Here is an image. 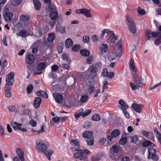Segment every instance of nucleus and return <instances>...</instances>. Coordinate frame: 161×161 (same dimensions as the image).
Returning a JSON list of instances; mask_svg holds the SVG:
<instances>
[{
  "mask_svg": "<svg viewBox=\"0 0 161 161\" xmlns=\"http://www.w3.org/2000/svg\"><path fill=\"white\" fill-rule=\"evenodd\" d=\"M36 149L44 153V154L47 157V159L51 160V156L53 153V150L51 151H46L47 147L45 142L42 140H37L36 142Z\"/></svg>",
  "mask_w": 161,
  "mask_h": 161,
  "instance_id": "obj_1",
  "label": "nucleus"
},
{
  "mask_svg": "<svg viewBox=\"0 0 161 161\" xmlns=\"http://www.w3.org/2000/svg\"><path fill=\"white\" fill-rule=\"evenodd\" d=\"M90 153V152L87 149H81L78 153H74L73 157L76 158H79L80 161H88L86 154Z\"/></svg>",
  "mask_w": 161,
  "mask_h": 161,
  "instance_id": "obj_2",
  "label": "nucleus"
},
{
  "mask_svg": "<svg viewBox=\"0 0 161 161\" xmlns=\"http://www.w3.org/2000/svg\"><path fill=\"white\" fill-rule=\"evenodd\" d=\"M154 147L156 148V147L152 146L148 149L147 158L148 159H152L153 161H158L159 158V156L156 154L157 151Z\"/></svg>",
  "mask_w": 161,
  "mask_h": 161,
  "instance_id": "obj_3",
  "label": "nucleus"
},
{
  "mask_svg": "<svg viewBox=\"0 0 161 161\" xmlns=\"http://www.w3.org/2000/svg\"><path fill=\"white\" fill-rule=\"evenodd\" d=\"M127 24L130 32L132 34H135L136 32V24L134 20L129 16L127 15Z\"/></svg>",
  "mask_w": 161,
  "mask_h": 161,
  "instance_id": "obj_4",
  "label": "nucleus"
},
{
  "mask_svg": "<svg viewBox=\"0 0 161 161\" xmlns=\"http://www.w3.org/2000/svg\"><path fill=\"white\" fill-rule=\"evenodd\" d=\"M97 67L94 65H90L86 71L88 78L90 79H92L96 76L97 75Z\"/></svg>",
  "mask_w": 161,
  "mask_h": 161,
  "instance_id": "obj_5",
  "label": "nucleus"
},
{
  "mask_svg": "<svg viewBox=\"0 0 161 161\" xmlns=\"http://www.w3.org/2000/svg\"><path fill=\"white\" fill-rule=\"evenodd\" d=\"M119 103L121 105V106H119L121 108V109L122 110L125 117L127 118H129V114L126 110V109L129 108L128 105L122 99H120L119 100Z\"/></svg>",
  "mask_w": 161,
  "mask_h": 161,
  "instance_id": "obj_6",
  "label": "nucleus"
},
{
  "mask_svg": "<svg viewBox=\"0 0 161 161\" xmlns=\"http://www.w3.org/2000/svg\"><path fill=\"white\" fill-rule=\"evenodd\" d=\"M15 74L13 72H10L6 77L5 85L12 86L14 82Z\"/></svg>",
  "mask_w": 161,
  "mask_h": 161,
  "instance_id": "obj_7",
  "label": "nucleus"
},
{
  "mask_svg": "<svg viewBox=\"0 0 161 161\" xmlns=\"http://www.w3.org/2000/svg\"><path fill=\"white\" fill-rule=\"evenodd\" d=\"M47 64L43 62L39 63L37 65L36 71L37 72L35 73L36 75H40L42 73V71L47 67Z\"/></svg>",
  "mask_w": 161,
  "mask_h": 161,
  "instance_id": "obj_8",
  "label": "nucleus"
},
{
  "mask_svg": "<svg viewBox=\"0 0 161 161\" xmlns=\"http://www.w3.org/2000/svg\"><path fill=\"white\" fill-rule=\"evenodd\" d=\"M134 82L138 86L141 87L142 86V78L136 73L134 74Z\"/></svg>",
  "mask_w": 161,
  "mask_h": 161,
  "instance_id": "obj_9",
  "label": "nucleus"
},
{
  "mask_svg": "<svg viewBox=\"0 0 161 161\" xmlns=\"http://www.w3.org/2000/svg\"><path fill=\"white\" fill-rule=\"evenodd\" d=\"M11 125L13 127L14 130H21L22 132H26L27 130L24 128H22L20 126L22 125L21 123H18L16 121L14 122V124L11 123Z\"/></svg>",
  "mask_w": 161,
  "mask_h": 161,
  "instance_id": "obj_10",
  "label": "nucleus"
},
{
  "mask_svg": "<svg viewBox=\"0 0 161 161\" xmlns=\"http://www.w3.org/2000/svg\"><path fill=\"white\" fill-rule=\"evenodd\" d=\"M146 35L147 37L146 40H149L150 39L151 37L152 36L154 38L156 37V35L157 34V32H152V31L149 30L147 29L145 32Z\"/></svg>",
  "mask_w": 161,
  "mask_h": 161,
  "instance_id": "obj_11",
  "label": "nucleus"
},
{
  "mask_svg": "<svg viewBox=\"0 0 161 161\" xmlns=\"http://www.w3.org/2000/svg\"><path fill=\"white\" fill-rule=\"evenodd\" d=\"M131 107L136 112L140 113L142 112V110L143 106L142 104H138L134 103L132 104Z\"/></svg>",
  "mask_w": 161,
  "mask_h": 161,
  "instance_id": "obj_12",
  "label": "nucleus"
},
{
  "mask_svg": "<svg viewBox=\"0 0 161 161\" xmlns=\"http://www.w3.org/2000/svg\"><path fill=\"white\" fill-rule=\"evenodd\" d=\"M142 133L144 136L151 140H153L154 138V135L153 132H148L145 130H142Z\"/></svg>",
  "mask_w": 161,
  "mask_h": 161,
  "instance_id": "obj_13",
  "label": "nucleus"
},
{
  "mask_svg": "<svg viewBox=\"0 0 161 161\" xmlns=\"http://www.w3.org/2000/svg\"><path fill=\"white\" fill-rule=\"evenodd\" d=\"M42 100L41 97H36L33 103V107L36 108H39L42 103Z\"/></svg>",
  "mask_w": 161,
  "mask_h": 161,
  "instance_id": "obj_14",
  "label": "nucleus"
},
{
  "mask_svg": "<svg viewBox=\"0 0 161 161\" xmlns=\"http://www.w3.org/2000/svg\"><path fill=\"white\" fill-rule=\"evenodd\" d=\"M16 151L18 156L21 161H24V153L22 150L19 148H16Z\"/></svg>",
  "mask_w": 161,
  "mask_h": 161,
  "instance_id": "obj_15",
  "label": "nucleus"
},
{
  "mask_svg": "<svg viewBox=\"0 0 161 161\" xmlns=\"http://www.w3.org/2000/svg\"><path fill=\"white\" fill-rule=\"evenodd\" d=\"M13 17V14L8 12H5L3 14V18L4 20L7 21H11Z\"/></svg>",
  "mask_w": 161,
  "mask_h": 161,
  "instance_id": "obj_16",
  "label": "nucleus"
},
{
  "mask_svg": "<svg viewBox=\"0 0 161 161\" xmlns=\"http://www.w3.org/2000/svg\"><path fill=\"white\" fill-rule=\"evenodd\" d=\"M56 31L57 32H60L61 34L65 33V27L61 26L60 24L58 23L56 26Z\"/></svg>",
  "mask_w": 161,
  "mask_h": 161,
  "instance_id": "obj_17",
  "label": "nucleus"
},
{
  "mask_svg": "<svg viewBox=\"0 0 161 161\" xmlns=\"http://www.w3.org/2000/svg\"><path fill=\"white\" fill-rule=\"evenodd\" d=\"M106 33L107 36H109V39L114 36L115 34L113 31H111L109 29H104L102 31L101 35L104 36V34Z\"/></svg>",
  "mask_w": 161,
  "mask_h": 161,
  "instance_id": "obj_18",
  "label": "nucleus"
},
{
  "mask_svg": "<svg viewBox=\"0 0 161 161\" xmlns=\"http://www.w3.org/2000/svg\"><path fill=\"white\" fill-rule=\"evenodd\" d=\"M35 59V57L32 54H30L28 55V56L26 57V62L27 64L29 65L32 64Z\"/></svg>",
  "mask_w": 161,
  "mask_h": 161,
  "instance_id": "obj_19",
  "label": "nucleus"
},
{
  "mask_svg": "<svg viewBox=\"0 0 161 161\" xmlns=\"http://www.w3.org/2000/svg\"><path fill=\"white\" fill-rule=\"evenodd\" d=\"M10 86L5 85L4 87L5 96L8 98H10L11 96V87L9 86Z\"/></svg>",
  "mask_w": 161,
  "mask_h": 161,
  "instance_id": "obj_20",
  "label": "nucleus"
},
{
  "mask_svg": "<svg viewBox=\"0 0 161 161\" xmlns=\"http://www.w3.org/2000/svg\"><path fill=\"white\" fill-rule=\"evenodd\" d=\"M53 96L55 99L56 102L57 103H59L62 102L63 97L62 95L60 94H58L56 93L53 94Z\"/></svg>",
  "mask_w": 161,
  "mask_h": 161,
  "instance_id": "obj_21",
  "label": "nucleus"
},
{
  "mask_svg": "<svg viewBox=\"0 0 161 161\" xmlns=\"http://www.w3.org/2000/svg\"><path fill=\"white\" fill-rule=\"evenodd\" d=\"M36 10H39L41 7V4L39 0H32Z\"/></svg>",
  "mask_w": 161,
  "mask_h": 161,
  "instance_id": "obj_22",
  "label": "nucleus"
},
{
  "mask_svg": "<svg viewBox=\"0 0 161 161\" xmlns=\"http://www.w3.org/2000/svg\"><path fill=\"white\" fill-rule=\"evenodd\" d=\"M100 50L101 53L103 54L107 53L108 50V45L105 44H101L100 47Z\"/></svg>",
  "mask_w": 161,
  "mask_h": 161,
  "instance_id": "obj_23",
  "label": "nucleus"
},
{
  "mask_svg": "<svg viewBox=\"0 0 161 161\" xmlns=\"http://www.w3.org/2000/svg\"><path fill=\"white\" fill-rule=\"evenodd\" d=\"M36 94L38 96L42 97L45 98H48V96L46 92L44 91H37L36 92Z\"/></svg>",
  "mask_w": 161,
  "mask_h": 161,
  "instance_id": "obj_24",
  "label": "nucleus"
},
{
  "mask_svg": "<svg viewBox=\"0 0 161 161\" xmlns=\"http://www.w3.org/2000/svg\"><path fill=\"white\" fill-rule=\"evenodd\" d=\"M156 36L157 38L155 41L154 43L156 46H158L161 43V32H157Z\"/></svg>",
  "mask_w": 161,
  "mask_h": 161,
  "instance_id": "obj_25",
  "label": "nucleus"
},
{
  "mask_svg": "<svg viewBox=\"0 0 161 161\" xmlns=\"http://www.w3.org/2000/svg\"><path fill=\"white\" fill-rule=\"evenodd\" d=\"M120 131L119 129H115L112 131L111 135L114 138H117L120 135Z\"/></svg>",
  "mask_w": 161,
  "mask_h": 161,
  "instance_id": "obj_26",
  "label": "nucleus"
},
{
  "mask_svg": "<svg viewBox=\"0 0 161 161\" xmlns=\"http://www.w3.org/2000/svg\"><path fill=\"white\" fill-rule=\"evenodd\" d=\"M73 45V42L71 39L69 38L65 40V46L66 48H70Z\"/></svg>",
  "mask_w": 161,
  "mask_h": 161,
  "instance_id": "obj_27",
  "label": "nucleus"
},
{
  "mask_svg": "<svg viewBox=\"0 0 161 161\" xmlns=\"http://www.w3.org/2000/svg\"><path fill=\"white\" fill-rule=\"evenodd\" d=\"M93 134L92 131H86L83 134L82 136L86 138L90 139L92 136Z\"/></svg>",
  "mask_w": 161,
  "mask_h": 161,
  "instance_id": "obj_28",
  "label": "nucleus"
},
{
  "mask_svg": "<svg viewBox=\"0 0 161 161\" xmlns=\"http://www.w3.org/2000/svg\"><path fill=\"white\" fill-rule=\"evenodd\" d=\"M129 68L133 72H136L137 71V69L135 65L134 64V61L133 59H131L130 61Z\"/></svg>",
  "mask_w": 161,
  "mask_h": 161,
  "instance_id": "obj_29",
  "label": "nucleus"
},
{
  "mask_svg": "<svg viewBox=\"0 0 161 161\" xmlns=\"http://www.w3.org/2000/svg\"><path fill=\"white\" fill-rule=\"evenodd\" d=\"M47 6V10L50 12L57 10V8L54 3H51Z\"/></svg>",
  "mask_w": 161,
  "mask_h": 161,
  "instance_id": "obj_30",
  "label": "nucleus"
},
{
  "mask_svg": "<svg viewBox=\"0 0 161 161\" xmlns=\"http://www.w3.org/2000/svg\"><path fill=\"white\" fill-rule=\"evenodd\" d=\"M150 145H151V147L152 146L155 147V145L154 144L152 143L151 141L148 140L144 141L142 144V146L144 147H146Z\"/></svg>",
  "mask_w": 161,
  "mask_h": 161,
  "instance_id": "obj_31",
  "label": "nucleus"
},
{
  "mask_svg": "<svg viewBox=\"0 0 161 161\" xmlns=\"http://www.w3.org/2000/svg\"><path fill=\"white\" fill-rule=\"evenodd\" d=\"M20 20L21 22H25L28 21L30 18L28 15H21L19 17Z\"/></svg>",
  "mask_w": 161,
  "mask_h": 161,
  "instance_id": "obj_32",
  "label": "nucleus"
},
{
  "mask_svg": "<svg viewBox=\"0 0 161 161\" xmlns=\"http://www.w3.org/2000/svg\"><path fill=\"white\" fill-rule=\"evenodd\" d=\"M80 52L81 55L84 57H88L90 54L89 51L85 49H81Z\"/></svg>",
  "mask_w": 161,
  "mask_h": 161,
  "instance_id": "obj_33",
  "label": "nucleus"
},
{
  "mask_svg": "<svg viewBox=\"0 0 161 161\" xmlns=\"http://www.w3.org/2000/svg\"><path fill=\"white\" fill-rule=\"evenodd\" d=\"M119 150V147L118 146L114 145L111 147L110 151L112 153H118Z\"/></svg>",
  "mask_w": 161,
  "mask_h": 161,
  "instance_id": "obj_34",
  "label": "nucleus"
},
{
  "mask_svg": "<svg viewBox=\"0 0 161 161\" xmlns=\"http://www.w3.org/2000/svg\"><path fill=\"white\" fill-rule=\"evenodd\" d=\"M61 57L63 60H66L68 63H71V60L69 58V56L67 54L64 53L62 54Z\"/></svg>",
  "mask_w": 161,
  "mask_h": 161,
  "instance_id": "obj_35",
  "label": "nucleus"
},
{
  "mask_svg": "<svg viewBox=\"0 0 161 161\" xmlns=\"http://www.w3.org/2000/svg\"><path fill=\"white\" fill-rule=\"evenodd\" d=\"M50 17V19L52 20H55L58 17V14L56 11L51 12Z\"/></svg>",
  "mask_w": 161,
  "mask_h": 161,
  "instance_id": "obj_36",
  "label": "nucleus"
},
{
  "mask_svg": "<svg viewBox=\"0 0 161 161\" xmlns=\"http://www.w3.org/2000/svg\"><path fill=\"white\" fill-rule=\"evenodd\" d=\"M55 38V35L53 33H51L49 34L47 40L48 42H52Z\"/></svg>",
  "mask_w": 161,
  "mask_h": 161,
  "instance_id": "obj_37",
  "label": "nucleus"
},
{
  "mask_svg": "<svg viewBox=\"0 0 161 161\" xmlns=\"http://www.w3.org/2000/svg\"><path fill=\"white\" fill-rule=\"evenodd\" d=\"M82 14H84L87 17L91 18L92 17L90 10L84 8Z\"/></svg>",
  "mask_w": 161,
  "mask_h": 161,
  "instance_id": "obj_38",
  "label": "nucleus"
},
{
  "mask_svg": "<svg viewBox=\"0 0 161 161\" xmlns=\"http://www.w3.org/2000/svg\"><path fill=\"white\" fill-rule=\"evenodd\" d=\"M52 120L53 121H51L50 122L51 125H53L54 123H58L60 121L59 117L57 116L53 117Z\"/></svg>",
  "mask_w": 161,
  "mask_h": 161,
  "instance_id": "obj_39",
  "label": "nucleus"
},
{
  "mask_svg": "<svg viewBox=\"0 0 161 161\" xmlns=\"http://www.w3.org/2000/svg\"><path fill=\"white\" fill-rule=\"evenodd\" d=\"M101 158V156L99 154H96L91 157V160L92 161H98Z\"/></svg>",
  "mask_w": 161,
  "mask_h": 161,
  "instance_id": "obj_40",
  "label": "nucleus"
},
{
  "mask_svg": "<svg viewBox=\"0 0 161 161\" xmlns=\"http://www.w3.org/2000/svg\"><path fill=\"white\" fill-rule=\"evenodd\" d=\"M9 111L11 112H16L17 111V108L16 106L14 105L9 106L8 107Z\"/></svg>",
  "mask_w": 161,
  "mask_h": 161,
  "instance_id": "obj_41",
  "label": "nucleus"
},
{
  "mask_svg": "<svg viewBox=\"0 0 161 161\" xmlns=\"http://www.w3.org/2000/svg\"><path fill=\"white\" fill-rule=\"evenodd\" d=\"M127 140V139L126 137H122L119 140V143L121 145L124 146L126 144Z\"/></svg>",
  "mask_w": 161,
  "mask_h": 161,
  "instance_id": "obj_42",
  "label": "nucleus"
},
{
  "mask_svg": "<svg viewBox=\"0 0 161 161\" xmlns=\"http://www.w3.org/2000/svg\"><path fill=\"white\" fill-rule=\"evenodd\" d=\"M118 36H116L115 35L113 37H111L109 39V40H107L108 42H110L113 44L115 43V41L118 40Z\"/></svg>",
  "mask_w": 161,
  "mask_h": 161,
  "instance_id": "obj_43",
  "label": "nucleus"
},
{
  "mask_svg": "<svg viewBox=\"0 0 161 161\" xmlns=\"http://www.w3.org/2000/svg\"><path fill=\"white\" fill-rule=\"evenodd\" d=\"M153 130L158 139L159 138H161V134L158 131V129L154 127L153 128Z\"/></svg>",
  "mask_w": 161,
  "mask_h": 161,
  "instance_id": "obj_44",
  "label": "nucleus"
},
{
  "mask_svg": "<svg viewBox=\"0 0 161 161\" xmlns=\"http://www.w3.org/2000/svg\"><path fill=\"white\" fill-rule=\"evenodd\" d=\"M100 115L98 114H95L92 116V119L95 121H98L100 120Z\"/></svg>",
  "mask_w": 161,
  "mask_h": 161,
  "instance_id": "obj_45",
  "label": "nucleus"
},
{
  "mask_svg": "<svg viewBox=\"0 0 161 161\" xmlns=\"http://www.w3.org/2000/svg\"><path fill=\"white\" fill-rule=\"evenodd\" d=\"M71 143H73L75 146L78 148L80 147L79 141L78 140L76 139L75 140H72L70 141Z\"/></svg>",
  "mask_w": 161,
  "mask_h": 161,
  "instance_id": "obj_46",
  "label": "nucleus"
},
{
  "mask_svg": "<svg viewBox=\"0 0 161 161\" xmlns=\"http://www.w3.org/2000/svg\"><path fill=\"white\" fill-rule=\"evenodd\" d=\"M81 46L79 44H76L72 47V50L74 52H78L80 49Z\"/></svg>",
  "mask_w": 161,
  "mask_h": 161,
  "instance_id": "obj_47",
  "label": "nucleus"
},
{
  "mask_svg": "<svg viewBox=\"0 0 161 161\" xmlns=\"http://www.w3.org/2000/svg\"><path fill=\"white\" fill-rule=\"evenodd\" d=\"M26 31L25 29L21 30L17 34L19 36H21L23 37H26L27 36Z\"/></svg>",
  "mask_w": 161,
  "mask_h": 161,
  "instance_id": "obj_48",
  "label": "nucleus"
},
{
  "mask_svg": "<svg viewBox=\"0 0 161 161\" xmlns=\"http://www.w3.org/2000/svg\"><path fill=\"white\" fill-rule=\"evenodd\" d=\"M137 13L140 15H143L145 14L146 12L143 9L141 8L140 7H139L137 8Z\"/></svg>",
  "mask_w": 161,
  "mask_h": 161,
  "instance_id": "obj_49",
  "label": "nucleus"
},
{
  "mask_svg": "<svg viewBox=\"0 0 161 161\" xmlns=\"http://www.w3.org/2000/svg\"><path fill=\"white\" fill-rule=\"evenodd\" d=\"M139 140V137L136 136L134 135L131 136L130 138V141L134 143H136Z\"/></svg>",
  "mask_w": 161,
  "mask_h": 161,
  "instance_id": "obj_50",
  "label": "nucleus"
},
{
  "mask_svg": "<svg viewBox=\"0 0 161 161\" xmlns=\"http://www.w3.org/2000/svg\"><path fill=\"white\" fill-rule=\"evenodd\" d=\"M102 83L103 84L102 92H104L105 89L108 87V84L107 80L103 81Z\"/></svg>",
  "mask_w": 161,
  "mask_h": 161,
  "instance_id": "obj_51",
  "label": "nucleus"
},
{
  "mask_svg": "<svg viewBox=\"0 0 161 161\" xmlns=\"http://www.w3.org/2000/svg\"><path fill=\"white\" fill-rule=\"evenodd\" d=\"M130 85L131 87V88L133 90H136V89H138L140 87L138 85H135L132 82L130 83Z\"/></svg>",
  "mask_w": 161,
  "mask_h": 161,
  "instance_id": "obj_52",
  "label": "nucleus"
},
{
  "mask_svg": "<svg viewBox=\"0 0 161 161\" xmlns=\"http://www.w3.org/2000/svg\"><path fill=\"white\" fill-rule=\"evenodd\" d=\"M33 86L32 85L30 84L27 87V92L28 94H30L32 91Z\"/></svg>",
  "mask_w": 161,
  "mask_h": 161,
  "instance_id": "obj_53",
  "label": "nucleus"
},
{
  "mask_svg": "<svg viewBox=\"0 0 161 161\" xmlns=\"http://www.w3.org/2000/svg\"><path fill=\"white\" fill-rule=\"evenodd\" d=\"M88 99V97L87 96L83 95L80 98V101L82 103L86 102Z\"/></svg>",
  "mask_w": 161,
  "mask_h": 161,
  "instance_id": "obj_54",
  "label": "nucleus"
},
{
  "mask_svg": "<svg viewBox=\"0 0 161 161\" xmlns=\"http://www.w3.org/2000/svg\"><path fill=\"white\" fill-rule=\"evenodd\" d=\"M106 138L107 139L108 141H107V143L108 144V145H110L111 144V142L112 141V140L114 138L113 137H112V136L110 135H107L106 136Z\"/></svg>",
  "mask_w": 161,
  "mask_h": 161,
  "instance_id": "obj_55",
  "label": "nucleus"
},
{
  "mask_svg": "<svg viewBox=\"0 0 161 161\" xmlns=\"http://www.w3.org/2000/svg\"><path fill=\"white\" fill-rule=\"evenodd\" d=\"M22 2V0H14L12 2V4L14 6L19 5Z\"/></svg>",
  "mask_w": 161,
  "mask_h": 161,
  "instance_id": "obj_56",
  "label": "nucleus"
},
{
  "mask_svg": "<svg viewBox=\"0 0 161 161\" xmlns=\"http://www.w3.org/2000/svg\"><path fill=\"white\" fill-rule=\"evenodd\" d=\"M91 112V110L90 109H87L84 113H81V115L82 117H84L88 115Z\"/></svg>",
  "mask_w": 161,
  "mask_h": 161,
  "instance_id": "obj_57",
  "label": "nucleus"
},
{
  "mask_svg": "<svg viewBox=\"0 0 161 161\" xmlns=\"http://www.w3.org/2000/svg\"><path fill=\"white\" fill-rule=\"evenodd\" d=\"M64 44L63 43H61L58 45L57 50L59 53H61L62 52Z\"/></svg>",
  "mask_w": 161,
  "mask_h": 161,
  "instance_id": "obj_58",
  "label": "nucleus"
},
{
  "mask_svg": "<svg viewBox=\"0 0 161 161\" xmlns=\"http://www.w3.org/2000/svg\"><path fill=\"white\" fill-rule=\"evenodd\" d=\"M83 41L84 43H87L90 42V38L88 36H84L83 37Z\"/></svg>",
  "mask_w": 161,
  "mask_h": 161,
  "instance_id": "obj_59",
  "label": "nucleus"
},
{
  "mask_svg": "<svg viewBox=\"0 0 161 161\" xmlns=\"http://www.w3.org/2000/svg\"><path fill=\"white\" fill-rule=\"evenodd\" d=\"M70 64L68 63V64H62V67L64 69L68 70L70 68Z\"/></svg>",
  "mask_w": 161,
  "mask_h": 161,
  "instance_id": "obj_60",
  "label": "nucleus"
},
{
  "mask_svg": "<svg viewBox=\"0 0 161 161\" xmlns=\"http://www.w3.org/2000/svg\"><path fill=\"white\" fill-rule=\"evenodd\" d=\"M139 151L140 153L142 154H144L146 149V148H145L142 146H140L138 148Z\"/></svg>",
  "mask_w": 161,
  "mask_h": 161,
  "instance_id": "obj_61",
  "label": "nucleus"
},
{
  "mask_svg": "<svg viewBox=\"0 0 161 161\" xmlns=\"http://www.w3.org/2000/svg\"><path fill=\"white\" fill-rule=\"evenodd\" d=\"M93 60V57L92 56H89L86 59V62L88 64H92V62Z\"/></svg>",
  "mask_w": 161,
  "mask_h": 161,
  "instance_id": "obj_62",
  "label": "nucleus"
},
{
  "mask_svg": "<svg viewBox=\"0 0 161 161\" xmlns=\"http://www.w3.org/2000/svg\"><path fill=\"white\" fill-rule=\"evenodd\" d=\"M59 69V66L55 64L51 67V69L53 71L56 72Z\"/></svg>",
  "mask_w": 161,
  "mask_h": 161,
  "instance_id": "obj_63",
  "label": "nucleus"
},
{
  "mask_svg": "<svg viewBox=\"0 0 161 161\" xmlns=\"http://www.w3.org/2000/svg\"><path fill=\"white\" fill-rule=\"evenodd\" d=\"M88 92L90 93H92L95 90V87L92 86L90 85L87 88Z\"/></svg>",
  "mask_w": 161,
  "mask_h": 161,
  "instance_id": "obj_64",
  "label": "nucleus"
}]
</instances>
